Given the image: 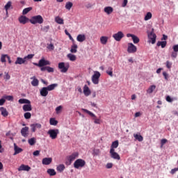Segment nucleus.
Instances as JSON below:
<instances>
[{
    "label": "nucleus",
    "mask_w": 178,
    "mask_h": 178,
    "mask_svg": "<svg viewBox=\"0 0 178 178\" xmlns=\"http://www.w3.org/2000/svg\"><path fill=\"white\" fill-rule=\"evenodd\" d=\"M127 52L128 54H136L137 52V47L131 42L128 43Z\"/></svg>",
    "instance_id": "obj_8"
},
{
    "label": "nucleus",
    "mask_w": 178,
    "mask_h": 178,
    "mask_svg": "<svg viewBox=\"0 0 178 178\" xmlns=\"http://www.w3.org/2000/svg\"><path fill=\"white\" fill-rule=\"evenodd\" d=\"M8 54H2L1 57V62L2 63H5L6 62V58H8Z\"/></svg>",
    "instance_id": "obj_48"
},
{
    "label": "nucleus",
    "mask_w": 178,
    "mask_h": 178,
    "mask_svg": "<svg viewBox=\"0 0 178 178\" xmlns=\"http://www.w3.org/2000/svg\"><path fill=\"white\" fill-rule=\"evenodd\" d=\"M84 166H86V161L82 159H78L74 163L75 169H80V168H84Z\"/></svg>",
    "instance_id": "obj_4"
},
{
    "label": "nucleus",
    "mask_w": 178,
    "mask_h": 178,
    "mask_svg": "<svg viewBox=\"0 0 178 178\" xmlns=\"http://www.w3.org/2000/svg\"><path fill=\"white\" fill-rule=\"evenodd\" d=\"M148 38H149V40H151L152 44H155V42H156V35L154 33V32H150L148 34Z\"/></svg>",
    "instance_id": "obj_13"
},
{
    "label": "nucleus",
    "mask_w": 178,
    "mask_h": 178,
    "mask_svg": "<svg viewBox=\"0 0 178 178\" xmlns=\"http://www.w3.org/2000/svg\"><path fill=\"white\" fill-rule=\"evenodd\" d=\"M152 18V13L151 12L147 13V14L145 16V20L147 22L148 20H150V19Z\"/></svg>",
    "instance_id": "obj_41"
},
{
    "label": "nucleus",
    "mask_w": 178,
    "mask_h": 178,
    "mask_svg": "<svg viewBox=\"0 0 178 178\" xmlns=\"http://www.w3.org/2000/svg\"><path fill=\"white\" fill-rule=\"evenodd\" d=\"M77 48H79V46H77V44H76L75 43H74V44L71 46V49H70L71 54H76V53L77 52Z\"/></svg>",
    "instance_id": "obj_28"
},
{
    "label": "nucleus",
    "mask_w": 178,
    "mask_h": 178,
    "mask_svg": "<svg viewBox=\"0 0 178 178\" xmlns=\"http://www.w3.org/2000/svg\"><path fill=\"white\" fill-rule=\"evenodd\" d=\"M119 147V140H115L112 143L110 149H115Z\"/></svg>",
    "instance_id": "obj_31"
},
{
    "label": "nucleus",
    "mask_w": 178,
    "mask_h": 178,
    "mask_svg": "<svg viewBox=\"0 0 178 178\" xmlns=\"http://www.w3.org/2000/svg\"><path fill=\"white\" fill-rule=\"evenodd\" d=\"M24 63H26V58L22 57H17L15 62V65H23Z\"/></svg>",
    "instance_id": "obj_21"
},
{
    "label": "nucleus",
    "mask_w": 178,
    "mask_h": 178,
    "mask_svg": "<svg viewBox=\"0 0 178 178\" xmlns=\"http://www.w3.org/2000/svg\"><path fill=\"white\" fill-rule=\"evenodd\" d=\"M82 111H83V112H85L86 113H88V115H89V116H91V118H94L93 120L95 124H101V120L99 118H97V116L92 112L86 108H83Z\"/></svg>",
    "instance_id": "obj_2"
},
{
    "label": "nucleus",
    "mask_w": 178,
    "mask_h": 178,
    "mask_svg": "<svg viewBox=\"0 0 178 178\" xmlns=\"http://www.w3.org/2000/svg\"><path fill=\"white\" fill-rule=\"evenodd\" d=\"M31 10H33V7H28L26 8H24L22 11V15H27V13H29V12H30Z\"/></svg>",
    "instance_id": "obj_46"
},
{
    "label": "nucleus",
    "mask_w": 178,
    "mask_h": 178,
    "mask_svg": "<svg viewBox=\"0 0 178 178\" xmlns=\"http://www.w3.org/2000/svg\"><path fill=\"white\" fill-rule=\"evenodd\" d=\"M56 87H58V83H53V84L49 85L46 88L49 91H54V90L56 88Z\"/></svg>",
    "instance_id": "obj_30"
},
{
    "label": "nucleus",
    "mask_w": 178,
    "mask_h": 178,
    "mask_svg": "<svg viewBox=\"0 0 178 178\" xmlns=\"http://www.w3.org/2000/svg\"><path fill=\"white\" fill-rule=\"evenodd\" d=\"M67 58H68V59H70V60H71V62H74V60H76V55L72 54H67Z\"/></svg>",
    "instance_id": "obj_34"
},
{
    "label": "nucleus",
    "mask_w": 178,
    "mask_h": 178,
    "mask_svg": "<svg viewBox=\"0 0 178 178\" xmlns=\"http://www.w3.org/2000/svg\"><path fill=\"white\" fill-rule=\"evenodd\" d=\"M21 134L22 137H25V138L29 137V127H23L21 129Z\"/></svg>",
    "instance_id": "obj_18"
},
{
    "label": "nucleus",
    "mask_w": 178,
    "mask_h": 178,
    "mask_svg": "<svg viewBox=\"0 0 178 178\" xmlns=\"http://www.w3.org/2000/svg\"><path fill=\"white\" fill-rule=\"evenodd\" d=\"M5 102H6L5 97L0 99V106H2V105H3V104H5Z\"/></svg>",
    "instance_id": "obj_59"
},
{
    "label": "nucleus",
    "mask_w": 178,
    "mask_h": 178,
    "mask_svg": "<svg viewBox=\"0 0 178 178\" xmlns=\"http://www.w3.org/2000/svg\"><path fill=\"white\" fill-rule=\"evenodd\" d=\"M168 44V42L166 40L164 41H159L156 43L157 47H161V48H165L166 47V44Z\"/></svg>",
    "instance_id": "obj_29"
},
{
    "label": "nucleus",
    "mask_w": 178,
    "mask_h": 178,
    "mask_svg": "<svg viewBox=\"0 0 178 178\" xmlns=\"http://www.w3.org/2000/svg\"><path fill=\"white\" fill-rule=\"evenodd\" d=\"M156 88V86L155 85H152L149 87V88L147 90V94H152L154 92V90Z\"/></svg>",
    "instance_id": "obj_32"
},
{
    "label": "nucleus",
    "mask_w": 178,
    "mask_h": 178,
    "mask_svg": "<svg viewBox=\"0 0 178 178\" xmlns=\"http://www.w3.org/2000/svg\"><path fill=\"white\" fill-rule=\"evenodd\" d=\"M19 104H30V100L27 99H19L18 100Z\"/></svg>",
    "instance_id": "obj_44"
},
{
    "label": "nucleus",
    "mask_w": 178,
    "mask_h": 178,
    "mask_svg": "<svg viewBox=\"0 0 178 178\" xmlns=\"http://www.w3.org/2000/svg\"><path fill=\"white\" fill-rule=\"evenodd\" d=\"M47 173L49 176H55L56 175V171L53 168H49L47 170Z\"/></svg>",
    "instance_id": "obj_38"
},
{
    "label": "nucleus",
    "mask_w": 178,
    "mask_h": 178,
    "mask_svg": "<svg viewBox=\"0 0 178 178\" xmlns=\"http://www.w3.org/2000/svg\"><path fill=\"white\" fill-rule=\"evenodd\" d=\"M172 62L169 60H167L165 63V66L167 69H169V70L172 69Z\"/></svg>",
    "instance_id": "obj_50"
},
{
    "label": "nucleus",
    "mask_w": 178,
    "mask_h": 178,
    "mask_svg": "<svg viewBox=\"0 0 178 178\" xmlns=\"http://www.w3.org/2000/svg\"><path fill=\"white\" fill-rule=\"evenodd\" d=\"M41 72H47L48 73H54V67L49 66H45L40 68Z\"/></svg>",
    "instance_id": "obj_16"
},
{
    "label": "nucleus",
    "mask_w": 178,
    "mask_h": 178,
    "mask_svg": "<svg viewBox=\"0 0 178 178\" xmlns=\"http://www.w3.org/2000/svg\"><path fill=\"white\" fill-rule=\"evenodd\" d=\"M127 3H129V0H123V2L122 3V7L126 8V6H127Z\"/></svg>",
    "instance_id": "obj_55"
},
{
    "label": "nucleus",
    "mask_w": 178,
    "mask_h": 178,
    "mask_svg": "<svg viewBox=\"0 0 178 178\" xmlns=\"http://www.w3.org/2000/svg\"><path fill=\"white\" fill-rule=\"evenodd\" d=\"M47 134H49L51 140H55L58 137V134H59V129H49L47 131Z\"/></svg>",
    "instance_id": "obj_6"
},
{
    "label": "nucleus",
    "mask_w": 178,
    "mask_h": 178,
    "mask_svg": "<svg viewBox=\"0 0 178 178\" xmlns=\"http://www.w3.org/2000/svg\"><path fill=\"white\" fill-rule=\"evenodd\" d=\"M172 49L175 52H178V44H175L173 47H172Z\"/></svg>",
    "instance_id": "obj_61"
},
{
    "label": "nucleus",
    "mask_w": 178,
    "mask_h": 178,
    "mask_svg": "<svg viewBox=\"0 0 178 178\" xmlns=\"http://www.w3.org/2000/svg\"><path fill=\"white\" fill-rule=\"evenodd\" d=\"M166 101H167V102H173V99L172 97H170V96H167Z\"/></svg>",
    "instance_id": "obj_60"
},
{
    "label": "nucleus",
    "mask_w": 178,
    "mask_h": 178,
    "mask_svg": "<svg viewBox=\"0 0 178 178\" xmlns=\"http://www.w3.org/2000/svg\"><path fill=\"white\" fill-rule=\"evenodd\" d=\"M72 6H73V3L68 1L65 4V9H67V10H70V9H72Z\"/></svg>",
    "instance_id": "obj_43"
},
{
    "label": "nucleus",
    "mask_w": 178,
    "mask_h": 178,
    "mask_svg": "<svg viewBox=\"0 0 178 178\" xmlns=\"http://www.w3.org/2000/svg\"><path fill=\"white\" fill-rule=\"evenodd\" d=\"M29 22L31 24H42L44 23V18L41 15L33 16L29 19Z\"/></svg>",
    "instance_id": "obj_1"
},
{
    "label": "nucleus",
    "mask_w": 178,
    "mask_h": 178,
    "mask_svg": "<svg viewBox=\"0 0 178 178\" xmlns=\"http://www.w3.org/2000/svg\"><path fill=\"white\" fill-rule=\"evenodd\" d=\"M100 42H101V44H102L103 45H106V42H108V37L102 36L100 38Z\"/></svg>",
    "instance_id": "obj_33"
},
{
    "label": "nucleus",
    "mask_w": 178,
    "mask_h": 178,
    "mask_svg": "<svg viewBox=\"0 0 178 178\" xmlns=\"http://www.w3.org/2000/svg\"><path fill=\"white\" fill-rule=\"evenodd\" d=\"M49 124L51 126H56L58 124V120H56L55 118H50Z\"/></svg>",
    "instance_id": "obj_42"
},
{
    "label": "nucleus",
    "mask_w": 178,
    "mask_h": 178,
    "mask_svg": "<svg viewBox=\"0 0 178 178\" xmlns=\"http://www.w3.org/2000/svg\"><path fill=\"white\" fill-rule=\"evenodd\" d=\"M113 166V163H108L106 165V169H112Z\"/></svg>",
    "instance_id": "obj_56"
},
{
    "label": "nucleus",
    "mask_w": 178,
    "mask_h": 178,
    "mask_svg": "<svg viewBox=\"0 0 178 178\" xmlns=\"http://www.w3.org/2000/svg\"><path fill=\"white\" fill-rule=\"evenodd\" d=\"M0 112L3 118H6L9 115V112H8L5 107H0Z\"/></svg>",
    "instance_id": "obj_24"
},
{
    "label": "nucleus",
    "mask_w": 178,
    "mask_h": 178,
    "mask_svg": "<svg viewBox=\"0 0 178 178\" xmlns=\"http://www.w3.org/2000/svg\"><path fill=\"white\" fill-rule=\"evenodd\" d=\"M31 80H33L31 81V85L33 86V87H37V86H38L40 81H38V79H37V78H35V76L31 77Z\"/></svg>",
    "instance_id": "obj_25"
},
{
    "label": "nucleus",
    "mask_w": 178,
    "mask_h": 178,
    "mask_svg": "<svg viewBox=\"0 0 178 178\" xmlns=\"http://www.w3.org/2000/svg\"><path fill=\"white\" fill-rule=\"evenodd\" d=\"M56 170L60 173H62V172L65 170V165L60 164L59 165L57 166Z\"/></svg>",
    "instance_id": "obj_36"
},
{
    "label": "nucleus",
    "mask_w": 178,
    "mask_h": 178,
    "mask_svg": "<svg viewBox=\"0 0 178 178\" xmlns=\"http://www.w3.org/2000/svg\"><path fill=\"white\" fill-rule=\"evenodd\" d=\"M33 155L34 156H38V155H40V150H36V151L33 152Z\"/></svg>",
    "instance_id": "obj_62"
},
{
    "label": "nucleus",
    "mask_w": 178,
    "mask_h": 178,
    "mask_svg": "<svg viewBox=\"0 0 178 178\" xmlns=\"http://www.w3.org/2000/svg\"><path fill=\"white\" fill-rule=\"evenodd\" d=\"M33 65L35 66H38V67H40L41 69V67H44V66H48L51 65V62H49V60H45V58H43L39 60L38 63H33Z\"/></svg>",
    "instance_id": "obj_3"
},
{
    "label": "nucleus",
    "mask_w": 178,
    "mask_h": 178,
    "mask_svg": "<svg viewBox=\"0 0 178 178\" xmlns=\"http://www.w3.org/2000/svg\"><path fill=\"white\" fill-rule=\"evenodd\" d=\"M34 58V54H28L24 58L25 59V61L27 60V59H33Z\"/></svg>",
    "instance_id": "obj_53"
},
{
    "label": "nucleus",
    "mask_w": 178,
    "mask_h": 178,
    "mask_svg": "<svg viewBox=\"0 0 178 178\" xmlns=\"http://www.w3.org/2000/svg\"><path fill=\"white\" fill-rule=\"evenodd\" d=\"M49 90H48L47 87H43L40 89V95L41 97H47L48 95V92Z\"/></svg>",
    "instance_id": "obj_22"
},
{
    "label": "nucleus",
    "mask_w": 178,
    "mask_h": 178,
    "mask_svg": "<svg viewBox=\"0 0 178 178\" xmlns=\"http://www.w3.org/2000/svg\"><path fill=\"white\" fill-rule=\"evenodd\" d=\"M24 117L26 119H31V113L30 112H26L24 114Z\"/></svg>",
    "instance_id": "obj_51"
},
{
    "label": "nucleus",
    "mask_w": 178,
    "mask_h": 178,
    "mask_svg": "<svg viewBox=\"0 0 178 178\" xmlns=\"http://www.w3.org/2000/svg\"><path fill=\"white\" fill-rule=\"evenodd\" d=\"M177 170H178V168L172 169L170 171L171 175H175V173H176Z\"/></svg>",
    "instance_id": "obj_63"
},
{
    "label": "nucleus",
    "mask_w": 178,
    "mask_h": 178,
    "mask_svg": "<svg viewBox=\"0 0 178 178\" xmlns=\"http://www.w3.org/2000/svg\"><path fill=\"white\" fill-rule=\"evenodd\" d=\"M22 109L24 112H30L31 111H33V108L31 107V102H30V104H24Z\"/></svg>",
    "instance_id": "obj_20"
},
{
    "label": "nucleus",
    "mask_w": 178,
    "mask_h": 178,
    "mask_svg": "<svg viewBox=\"0 0 178 178\" xmlns=\"http://www.w3.org/2000/svg\"><path fill=\"white\" fill-rule=\"evenodd\" d=\"M29 145H34L37 143V139L35 138H31L28 140Z\"/></svg>",
    "instance_id": "obj_39"
},
{
    "label": "nucleus",
    "mask_w": 178,
    "mask_h": 178,
    "mask_svg": "<svg viewBox=\"0 0 178 178\" xmlns=\"http://www.w3.org/2000/svg\"><path fill=\"white\" fill-rule=\"evenodd\" d=\"M110 154H111V158L113 159H116L117 161H120V156L118 152H115V149H110Z\"/></svg>",
    "instance_id": "obj_10"
},
{
    "label": "nucleus",
    "mask_w": 178,
    "mask_h": 178,
    "mask_svg": "<svg viewBox=\"0 0 178 178\" xmlns=\"http://www.w3.org/2000/svg\"><path fill=\"white\" fill-rule=\"evenodd\" d=\"M106 72L111 77H113V68L112 67H108V70L106 71Z\"/></svg>",
    "instance_id": "obj_37"
},
{
    "label": "nucleus",
    "mask_w": 178,
    "mask_h": 178,
    "mask_svg": "<svg viewBox=\"0 0 178 178\" xmlns=\"http://www.w3.org/2000/svg\"><path fill=\"white\" fill-rule=\"evenodd\" d=\"M14 155H17V154H20V152H23V149L17 147V145H15V143L14 144Z\"/></svg>",
    "instance_id": "obj_26"
},
{
    "label": "nucleus",
    "mask_w": 178,
    "mask_h": 178,
    "mask_svg": "<svg viewBox=\"0 0 178 178\" xmlns=\"http://www.w3.org/2000/svg\"><path fill=\"white\" fill-rule=\"evenodd\" d=\"M4 98L7 99L8 101H13V96H5Z\"/></svg>",
    "instance_id": "obj_57"
},
{
    "label": "nucleus",
    "mask_w": 178,
    "mask_h": 178,
    "mask_svg": "<svg viewBox=\"0 0 178 178\" xmlns=\"http://www.w3.org/2000/svg\"><path fill=\"white\" fill-rule=\"evenodd\" d=\"M55 22L56 23H58V24H63V19L60 18V17H55Z\"/></svg>",
    "instance_id": "obj_40"
},
{
    "label": "nucleus",
    "mask_w": 178,
    "mask_h": 178,
    "mask_svg": "<svg viewBox=\"0 0 178 178\" xmlns=\"http://www.w3.org/2000/svg\"><path fill=\"white\" fill-rule=\"evenodd\" d=\"M37 129H41V124L35 123L31 124V130L32 133H35V130H37Z\"/></svg>",
    "instance_id": "obj_15"
},
{
    "label": "nucleus",
    "mask_w": 178,
    "mask_h": 178,
    "mask_svg": "<svg viewBox=\"0 0 178 178\" xmlns=\"http://www.w3.org/2000/svg\"><path fill=\"white\" fill-rule=\"evenodd\" d=\"M100 77L101 73H99L98 71H95L93 75L92 76V82L93 84H99Z\"/></svg>",
    "instance_id": "obj_7"
},
{
    "label": "nucleus",
    "mask_w": 178,
    "mask_h": 178,
    "mask_svg": "<svg viewBox=\"0 0 178 178\" xmlns=\"http://www.w3.org/2000/svg\"><path fill=\"white\" fill-rule=\"evenodd\" d=\"M47 48L49 51H54V49H55V46H54V44L50 43L49 44H47Z\"/></svg>",
    "instance_id": "obj_49"
},
{
    "label": "nucleus",
    "mask_w": 178,
    "mask_h": 178,
    "mask_svg": "<svg viewBox=\"0 0 178 178\" xmlns=\"http://www.w3.org/2000/svg\"><path fill=\"white\" fill-rule=\"evenodd\" d=\"M69 63H65L63 62L59 63L58 66L61 73H66L69 70Z\"/></svg>",
    "instance_id": "obj_5"
},
{
    "label": "nucleus",
    "mask_w": 178,
    "mask_h": 178,
    "mask_svg": "<svg viewBox=\"0 0 178 178\" xmlns=\"http://www.w3.org/2000/svg\"><path fill=\"white\" fill-rule=\"evenodd\" d=\"M104 10L106 15H111L113 12V8L111 6H106L104 8Z\"/></svg>",
    "instance_id": "obj_27"
},
{
    "label": "nucleus",
    "mask_w": 178,
    "mask_h": 178,
    "mask_svg": "<svg viewBox=\"0 0 178 178\" xmlns=\"http://www.w3.org/2000/svg\"><path fill=\"white\" fill-rule=\"evenodd\" d=\"M76 158H79V152H76L72 153L71 155L68 156L67 161H69L70 163H72Z\"/></svg>",
    "instance_id": "obj_11"
},
{
    "label": "nucleus",
    "mask_w": 178,
    "mask_h": 178,
    "mask_svg": "<svg viewBox=\"0 0 178 178\" xmlns=\"http://www.w3.org/2000/svg\"><path fill=\"white\" fill-rule=\"evenodd\" d=\"M76 40L79 42H84L86 41V35L84 34H79L76 37Z\"/></svg>",
    "instance_id": "obj_23"
},
{
    "label": "nucleus",
    "mask_w": 178,
    "mask_h": 178,
    "mask_svg": "<svg viewBox=\"0 0 178 178\" xmlns=\"http://www.w3.org/2000/svg\"><path fill=\"white\" fill-rule=\"evenodd\" d=\"M6 75L4 76L5 80H10V75H9V73L5 72Z\"/></svg>",
    "instance_id": "obj_58"
},
{
    "label": "nucleus",
    "mask_w": 178,
    "mask_h": 178,
    "mask_svg": "<svg viewBox=\"0 0 178 178\" xmlns=\"http://www.w3.org/2000/svg\"><path fill=\"white\" fill-rule=\"evenodd\" d=\"M83 94L85 97H89V95H91V90H90V88L87 85H84L83 86Z\"/></svg>",
    "instance_id": "obj_19"
},
{
    "label": "nucleus",
    "mask_w": 178,
    "mask_h": 178,
    "mask_svg": "<svg viewBox=\"0 0 178 178\" xmlns=\"http://www.w3.org/2000/svg\"><path fill=\"white\" fill-rule=\"evenodd\" d=\"M42 165H51V163H52V158L45 157L42 159Z\"/></svg>",
    "instance_id": "obj_17"
},
{
    "label": "nucleus",
    "mask_w": 178,
    "mask_h": 178,
    "mask_svg": "<svg viewBox=\"0 0 178 178\" xmlns=\"http://www.w3.org/2000/svg\"><path fill=\"white\" fill-rule=\"evenodd\" d=\"M171 57L173 58L174 59H176V58H177V51H173L171 53Z\"/></svg>",
    "instance_id": "obj_54"
},
{
    "label": "nucleus",
    "mask_w": 178,
    "mask_h": 178,
    "mask_svg": "<svg viewBox=\"0 0 178 178\" xmlns=\"http://www.w3.org/2000/svg\"><path fill=\"white\" fill-rule=\"evenodd\" d=\"M163 76L165 80H166V81H168V80H169V74H168L166 72H163Z\"/></svg>",
    "instance_id": "obj_52"
},
{
    "label": "nucleus",
    "mask_w": 178,
    "mask_h": 178,
    "mask_svg": "<svg viewBox=\"0 0 178 178\" xmlns=\"http://www.w3.org/2000/svg\"><path fill=\"white\" fill-rule=\"evenodd\" d=\"M123 37H124V33L122 31H118L113 35V38H114L115 41H121Z\"/></svg>",
    "instance_id": "obj_9"
},
{
    "label": "nucleus",
    "mask_w": 178,
    "mask_h": 178,
    "mask_svg": "<svg viewBox=\"0 0 178 178\" xmlns=\"http://www.w3.org/2000/svg\"><path fill=\"white\" fill-rule=\"evenodd\" d=\"M18 20H19V23H21V24H26L29 22H30V19H29V18L24 15L20 16L19 17Z\"/></svg>",
    "instance_id": "obj_12"
},
{
    "label": "nucleus",
    "mask_w": 178,
    "mask_h": 178,
    "mask_svg": "<svg viewBox=\"0 0 178 178\" xmlns=\"http://www.w3.org/2000/svg\"><path fill=\"white\" fill-rule=\"evenodd\" d=\"M31 169V168L27 165L22 164L18 168V171L22 172V170H24L25 172H29V170Z\"/></svg>",
    "instance_id": "obj_14"
},
{
    "label": "nucleus",
    "mask_w": 178,
    "mask_h": 178,
    "mask_svg": "<svg viewBox=\"0 0 178 178\" xmlns=\"http://www.w3.org/2000/svg\"><path fill=\"white\" fill-rule=\"evenodd\" d=\"M132 41L134 44H138V42H140V38H138L137 35H134V36L132 37Z\"/></svg>",
    "instance_id": "obj_45"
},
{
    "label": "nucleus",
    "mask_w": 178,
    "mask_h": 178,
    "mask_svg": "<svg viewBox=\"0 0 178 178\" xmlns=\"http://www.w3.org/2000/svg\"><path fill=\"white\" fill-rule=\"evenodd\" d=\"M12 6V1H9L4 6V9L6 12H8L9 10V8Z\"/></svg>",
    "instance_id": "obj_47"
},
{
    "label": "nucleus",
    "mask_w": 178,
    "mask_h": 178,
    "mask_svg": "<svg viewBox=\"0 0 178 178\" xmlns=\"http://www.w3.org/2000/svg\"><path fill=\"white\" fill-rule=\"evenodd\" d=\"M134 137L136 140H137L139 142L143 141V140H144V138H143V136H141L140 134H134Z\"/></svg>",
    "instance_id": "obj_35"
},
{
    "label": "nucleus",
    "mask_w": 178,
    "mask_h": 178,
    "mask_svg": "<svg viewBox=\"0 0 178 178\" xmlns=\"http://www.w3.org/2000/svg\"><path fill=\"white\" fill-rule=\"evenodd\" d=\"M60 109H62V106H58L56 108V112H57V113H58L59 111H60Z\"/></svg>",
    "instance_id": "obj_64"
}]
</instances>
